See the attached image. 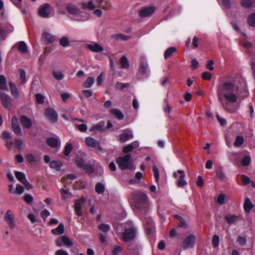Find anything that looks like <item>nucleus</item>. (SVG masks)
<instances>
[{
	"label": "nucleus",
	"instance_id": "obj_27",
	"mask_svg": "<svg viewBox=\"0 0 255 255\" xmlns=\"http://www.w3.org/2000/svg\"><path fill=\"white\" fill-rule=\"evenodd\" d=\"M20 122L22 126L26 128H30L31 127V120L25 116H23L21 117Z\"/></svg>",
	"mask_w": 255,
	"mask_h": 255
},
{
	"label": "nucleus",
	"instance_id": "obj_16",
	"mask_svg": "<svg viewBox=\"0 0 255 255\" xmlns=\"http://www.w3.org/2000/svg\"><path fill=\"white\" fill-rule=\"evenodd\" d=\"M86 201V199L84 197H82L80 200H76L75 202L74 208L76 214L81 216L82 215L81 212V205L84 204Z\"/></svg>",
	"mask_w": 255,
	"mask_h": 255
},
{
	"label": "nucleus",
	"instance_id": "obj_34",
	"mask_svg": "<svg viewBox=\"0 0 255 255\" xmlns=\"http://www.w3.org/2000/svg\"><path fill=\"white\" fill-rule=\"evenodd\" d=\"M9 86L13 96L15 98H18L19 97V93L16 86L12 83H9Z\"/></svg>",
	"mask_w": 255,
	"mask_h": 255
},
{
	"label": "nucleus",
	"instance_id": "obj_35",
	"mask_svg": "<svg viewBox=\"0 0 255 255\" xmlns=\"http://www.w3.org/2000/svg\"><path fill=\"white\" fill-rule=\"evenodd\" d=\"M82 7L83 9L94 10L95 8V5L94 4L93 0H90L87 2H84L82 4Z\"/></svg>",
	"mask_w": 255,
	"mask_h": 255
},
{
	"label": "nucleus",
	"instance_id": "obj_6",
	"mask_svg": "<svg viewBox=\"0 0 255 255\" xmlns=\"http://www.w3.org/2000/svg\"><path fill=\"white\" fill-rule=\"evenodd\" d=\"M136 233V227L133 224H131L128 228L126 227L124 232L122 234V237L120 239L124 242H128L135 239Z\"/></svg>",
	"mask_w": 255,
	"mask_h": 255
},
{
	"label": "nucleus",
	"instance_id": "obj_12",
	"mask_svg": "<svg viewBox=\"0 0 255 255\" xmlns=\"http://www.w3.org/2000/svg\"><path fill=\"white\" fill-rule=\"evenodd\" d=\"M85 143L86 145L93 148L96 150H102V148L98 141L92 137H87L85 138Z\"/></svg>",
	"mask_w": 255,
	"mask_h": 255
},
{
	"label": "nucleus",
	"instance_id": "obj_4",
	"mask_svg": "<svg viewBox=\"0 0 255 255\" xmlns=\"http://www.w3.org/2000/svg\"><path fill=\"white\" fill-rule=\"evenodd\" d=\"M231 156L236 160L237 162H240L243 166H248L251 163L250 153L246 150L238 152H233Z\"/></svg>",
	"mask_w": 255,
	"mask_h": 255
},
{
	"label": "nucleus",
	"instance_id": "obj_20",
	"mask_svg": "<svg viewBox=\"0 0 255 255\" xmlns=\"http://www.w3.org/2000/svg\"><path fill=\"white\" fill-rule=\"evenodd\" d=\"M13 47L17 48L18 51L22 53H26L28 50L26 44L23 41L16 42Z\"/></svg>",
	"mask_w": 255,
	"mask_h": 255
},
{
	"label": "nucleus",
	"instance_id": "obj_41",
	"mask_svg": "<svg viewBox=\"0 0 255 255\" xmlns=\"http://www.w3.org/2000/svg\"><path fill=\"white\" fill-rule=\"evenodd\" d=\"M61 239L62 242L64 245L67 247L72 246L73 245L72 241L66 236H61Z\"/></svg>",
	"mask_w": 255,
	"mask_h": 255
},
{
	"label": "nucleus",
	"instance_id": "obj_54",
	"mask_svg": "<svg viewBox=\"0 0 255 255\" xmlns=\"http://www.w3.org/2000/svg\"><path fill=\"white\" fill-rule=\"evenodd\" d=\"M165 102V106L163 108L164 111L167 114H169L170 112L172 110V107H171L168 102L166 100L164 101Z\"/></svg>",
	"mask_w": 255,
	"mask_h": 255
},
{
	"label": "nucleus",
	"instance_id": "obj_44",
	"mask_svg": "<svg viewBox=\"0 0 255 255\" xmlns=\"http://www.w3.org/2000/svg\"><path fill=\"white\" fill-rule=\"evenodd\" d=\"M18 72H19L20 80H21V84L25 83L26 82L25 72L22 69H20L19 70Z\"/></svg>",
	"mask_w": 255,
	"mask_h": 255
},
{
	"label": "nucleus",
	"instance_id": "obj_32",
	"mask_svg": "<svg viewBox=\"0 0 255 255\" xmlns=\"http://www.w3.org/2000/svg\"><path fill=\"white\" fill-rule=\"evenodd\" d=\"M62 165V162L59 161H52L50 163L49 166L51 168L59 171L60 170Z\"/></svg>",
	"mask_w": 255,
	"mask_h": 255
},
{
	"label": "nucleus",
	"instance_id": "obj_38",
	"mask_svg": "<svg viewBox=\"0 0 255 255\" xmlns=\"http://www.w3.org/2000/svg\"><path fill=\"white\" fill-rule=\"evenodd\" d=\"M60 44L62 47H67L70 46V41L67 36H63L60 40Z\"/></svg>",
	"mask_w": 255,
	"mask_h": 255
},
{
	"label": "nucleus",
	"instance_id": "obj_10",
	"mask_svg": "<svg viewBox=\"0 0 255 255\" xmlns=\"http://www.w3.org/2000/svg\"><path fill=\"white\" fill-rule=\"evenodd\" d=\"M146 233L148 235L152 234L155 229V224L153 220L150 217H145L143 220Z\"/></svg>",
	"mask_w": 255,
	"mask_h": 255
},
{
	"label": "nucleus",
	"instance_id": "obj_30",
	"mask_svg": "<svg viewBox=\"0 0 255 255\" xmlns=\"http://www.w3.org/2000/svg\"><path fill=\"white\" fill-rule=\"evenodd\" d=\"M111 113L119 120H122L124 118V115L119 109H113L111 110Z\"/></svg>",
	"mask_w": 255,
	"mask_h": 255
},
{
	"label": "nucleus",
	"instance_id": "obj_18",
	"mask_svg": "<svg viewBox=\"0 0 255 255\" xmlns=\"http://www.w3.org/2000/svg\"><path fill=\"white\" fill-rule=\"evenodd\" d=\"M0 97L3 106L6 108H9L11 106V99L9 96L0 91Z\"/></svg>",
	"mask_w": 255,
	"mask_h": 255
},
{
	"label": "nucleus",
	"instance_id": "obj_59",
	"mask_svg": "<svg viewBox=\"0 0 255 255\" xmlns=\"http://www.w3.org/2000/svg\"><path fill=\"white\" fill-rule=\"evenodd\" d=\"M73 195L71 192H62V198L65 200H68L72 198Z\"/></svg>",
	"mask_w": 255,
	"mask_h": 255
},
{
	"label": "nucleus",
	"instance_id": "obj_13",
	"mask_svg": "<svg viewBox=\"0 0 255 255\" xmlns=\"http://www.w3.org/2000/svg\"><path fill=\"white\" fill-rule=\"evenodd\" d=\"M14 218V214L10 210H8L6 211L4 217L5 221L8 224L9 228L11 230H13L15 227Z\"/></svg>",
	"mask_w": 255,
	"mask_h": 255
},
{
	"label": "nucleus",
	"instance_id": "obj_45",
	"mask_svg": "<svg viewBox=\"0 0 255 255\" xmlns=\"http://www.w3.org/2000/svg\"><path fill=\"white\" fill-rule=\"evenodd\" d=\"M7 89V85L6 84V80L2 75H0V89L1 90H5Z\"/></svg>",
	"mask_w": 255,
	"mask_h": 255
},
{
	"label": "nucleus",
	"instance_id": "obj_61",
	"mask_svg": "<svg viewBox=\"0 0 255 255\" xmlns=\"http://www.w3.org/2000/svg\"><path fill=\"white\" fill-rule=\"evenodd\" d=\"M72 149V145L70 143L67 144L64 148V153L66 155H68Z\"/></svg>",
	"mask_w": 255,
	"mask_h": 255
},
{
	"label": "nucleus",
	"instance_id": "obj_62",
	"mask_svg": "<svg viewBox=\"0 0 255 255\" xmlns=\"http://www.w3.org/2000/svg\"><path fill=\"white\" fill-rule=\"evenodd\" d=\"M82 93L85 98L90 97L93 95V91L91 90H84L82 91Z\"/></svg>",
	"mask_w": 255,
	"mask_h": 255
},
{
	"label": "nucleus",
	"instance_id": "obj_28",
	"mask_svg": "<svg viewBox=\"0 0 255 255\" xmlns=\"http://www.w3.org/2000/svg\"><path fill=\"white\" fill-rule=\"evenodd\" d=\"M111 37L117 40L126 41L128 40L130 36L121 33H115L111 35Z\"/></svg>",
	"mask_w": 255,
	"mask_h": 255
},
{
	"label": "nucleus",
	"instance_id": "obj_50",
	"mask_svg": "<svg viewBox=\"0 0 255 255\" xmlns=\"http://www.w3.org/2000/svg\"><path fill=\"white\" fill-rule=\"evenodd\" d=\"M248 23L250 26H255V13H253L249 16L248 19Z\"/></svg>",
	"mask_w": 255,
	"mask_h": 255
},
{
	"label": "nucleus",
	"instance_id": "obj_47",
	"mask_svg": "<svg viewBox=\"0 0 255 255\" xmlns=\"http://www.w3.org/2000/svg\"><path fill=\"white\" fill-rule=\"evenodd\" d=\"M53 75L57 80H61L63 78V74L60 71H53Z\"/></svg>",
	"mask_w": 255,
	"mask_h": 255
},
{
	"label": "nucleus",
	"instance_id": "obj_29",
	"mask_svg": "<svg viewBox=\"0 0 255 255\" xmlns=\"http://www.w3.org/2000/svg\"><path fill=\"white\" fill-rule=\"evenodd\" d=\"M254 207L251 200L247 197L244 205V208L245 212L248 213L250 212L251 210Z\"/></svg>",
	"mask_w": 255,
	"mask_h": 255
},
{
	"label": "nucleus",
	"instance_id": "obj_9",
	"mask_svg": "<svg viewBox=\"0 0 255 255\" xmlns=\"http://www.w3.org/2000/svg\"><path fill=\"white\" fill-rule=\"evenodd\" d=\"M14 174L17 179L25 186L26 190H29L32 189V185L27 180L24 173L22 172L15 171Z\"/></svg>",
	"mask_w": 255,
	"mask_h": 255
},
{
	"label": "nucleus",
	"instance_id": "obj_36",
	"mask_svg": "<svg viewBox=\"0 0 255 255\" xmlns=\"http://www.w3.org/2000/svg\"><path fill=\"white\" fill-rule=\"evenodd\" d=\"M120 62L123 68H128L129 66L128 61L125 56H123L121 58Z\"/></svg>",
	"mask_w": 255,
	"mask_h": 255
},
{
	"label": "nucleus",
	"instance_id": "obj_40",
	"mask_svg": "<svg viewBox=\"0 0 255 255\" xmlns=\"http://www.w3.org/2000/svg\"><path fill=\"white\" fill-rule=\"evenodd\" d=\"M244 141V138L242 136L238 135L236 138L234 145L236 147H240L243 144Z\"/></svg>",
	"mask_w": 255,
	"mask_h": 255
},
{
	"label": "nucleus",
	"instance_id": "obj_1",
	"mask_svg": "<svg viewBox=\"0 0 255 255\" xmlns=\"http://www.w3.org/2000/svg\"><path fill=\"white\" fill-rule=\"evenodd\" d=\"M239 89V83L234 78L221 83L218 87L217 95L223 108L229 113H233L235 109L231 104L238 101Z\"/></svg>",
	"mask_w": 255,
	"mask_h": 255
},
{
	"label": "nucleus",
	"instance_id": "obj_58",
	"mask_svg": "<svg viewBox=\"0 0 255 255\" xmlns=\"http://www.w3.org/2000/svg\"><path fill=\"white\" fill-rule=\"evenodd\" d=\"M14 133L18 136H22V131L19 126H16L14 127H12Z\"/></svg>",
	"mask_w": 255,
	"mask_h": 255
},
{
	"label": "nucleus",
	"instance_id": "obj_64",
	"mask_svg": "<svg viewBox=\"0 0 255 255\" xmlns=\"http://www.w3.org/2000/svg\"><path fill=\"white\" fill-rule=\"evenodd\" d=\"M237 242L241 246H244L246 244L247 240L246 238L241 236H239L237 238Z\"/></svg>",
	"mask_w": 255,
	"mask_h": 255
},
{
	"label": "nucleus",
	"instance_id": "obj_48",
	"mask_svg": "<svg viewBox=\"0 0 255 255\" xmlns=\"http://www.w3.org/2000/svg\"><path fill=\"white\" fill-rule=\"evenodd\" d=\"M98 228L100 230L103 231V232H108L110 230V226L106 224H101L98 226Z\"/></svg>",
	"mask_w": 255,
	"mask_h": 255
},
{
	"label": "nucleus",
	"instance_id": "obj_63",
	"mask_svg": "<svg viewBox=\"0 0 255 255\" xmlns=\"http://www.w3.org/2000/svg\"><path fill=\"white\" fill-rule=\"evenodd\" d=\"M40 215L45 221V219L50 216V212L46 209H44L41 211Z\"/></svg>",
	"mask_w": 255,
	"mask_h": 255
},
{
	"label": "nucleus",
	"instance_id": "obj_33",
	"mask_svg": "<svg viewBox=\"0 0 255 255\" xmlns=\"http://www.w3.org/2000/svg\"><path fill=\"white\" fill-rule=\"evenodd\" d=\"M226 221L229 224H232L238 219V217L235 215H227L225 217Z\"/></svg>",
	"mask_w": 255,
	"mask_h": 255
},
{
	"label": "nucleus",
	"instance_id": "obj_22",
	"mask_svg": "<svg viewBox=\"0 0 255 255\" xmlns=\"http://www.w3.org/2000/svg\"><path fill=\"white\" fill-rule=\"evenodd\" d=\"M47 143L52 147H56L60 145V140L58 137H49L47 139Z\"/></svg>",
	"mask_w": 255,
	"mask_h": 255
},
{
	"label": "nucleus",
	"instance_id": "obj_2",
	"mask_svg": "<svg viewBox=\"0 0 255 255\" xmlns=\"http://www.w3.org/2000/svg\"><path fill=\"white\" fill-rule=\"evenodd\" d=\"M130 203L134 209L140 212H146L148 209V202L146 195L143 192H134Z\"/></svg>",
	"mask_w": 255,
	"mask_h": 255
},
{
	"label": "nucleus",
	"instance_id": "obj_46",
	"mask_svg": "<svg viewBox=\"0 0 255 255\" xmlns=\"http://www.w3.org/2000/svg\"><path fill=\"white\" fill-rule=\"evenodd\" d=\"M219 236L217 235H214L212 237V244L214 248L218 247L219 245Z\"/></svg>",
	"mask_w": 255,
	"mask_h": 255
},
{
	"label": "nucleus",
	"instance_id": "obj_8",
	"mask_svg": "<svg viewBox=\"0 0 255 255\" xmlns=\"http://www.w3.org/2000/svg\"><path fill=\"white\" fill-rule=\"evenodd\" d=\"M174 178L177 179L176 185L179 187H184L187 184V182L184 179L185 175L183 170H178L173 174Z\"/></svg>",
	"mask_w": 255,
	"mask_h": 255
},
{
	"label": "nucleus",
	"instance_id": "obj_25",
	"mask_svg": "<svg viewBox=\"0 0 255 255\" xmlns=\"http://www.w3.org/2000/svg\"><path fill=\"white\" fill-rule=\"evenodd\" d=\"M43 36L47 44L52 43L55 40V36L47 31H43Z\"/></svg>",
	"mask_w": 255,
	"mask_h": 255
},
{
	"label": "nucleus",
	"instance_id": "obj_3",
	"mask_svg": "<svg viewBox=\"0 0 255 255\" xmlns=\"http://www.w3.org/2000/svg\"><path fill=\"white\" fill-rule=\"evenodd\" d=\"M66 10L71 15V18L75 21L84 22L89 19V15L82 11L77 6L69 4L66 6Z\"/></svg>",
	"mask_w": 255,
	"mask_h": 255
},
{
	"label": "nucleus",
	"instance_id": "obj_21",
	"mask_svg": "<svg viewBox=\"0 0 255 255\" xmlns=\"http://www.w3.org/2000/svg\"><path fill=\"white\" fill-rule=\"evenodd\" d=\"M133 137V135L131 131L126 130L120 135V140L121 142H125Z\"/></svg>",
	"mask_w": 255,
	"mask_h": 255
},
{
	"label": "nucleus",
	"instance_id": "obj_26",
	"mask_svg": "<svg viewBox=\"0 0 255 255\" xmlns=\"http://www.w3.org/2000/svg\"><path fill=\"white\" fill-rule=\"evenodd\" d=\"M64 233V226L60 223L58 227L51 230V233L55 236L62 235Z\"/></svg>",
	"mask_w": 255,
	"mask_h": 255
},
{
	"label": "nucleus",
	"instance_id": "obj_52",
	"mask_svg": "<svg viewBox=\"0 0 255 255\" xmlns=\"http://www.w3.org/2000/svg\"><path fill=\"white\" fill-rule=\"evenodd\" d=\"M152 170L153 172V175L155 178L156 182H158L159 179V173L157 167L155 165L152 166Z\"/></svg>",
	"mask_w": 255,
	"mask_h": 255
},
{
	"label": "nucleus",
	"instance_id": "obj_37",
	"mask_svg": "<svg viewBox=\"0 0 255 255\" xmlns=\"http://www.w3.org/2000/svg\"><path fill=\"white\" fill-rule=\"evenodd\" d=\"M95 82V79L92 77H88L83 83L85 88H90Z\"/></svg>",
	"mask_w": 255,
	"mask_h": 255
},
{
	"label": "nucleus",
	"instance_id": "obj_43",
	"mask_svg": "<svg viewBox=\"0 0 255 255\" xmlns=\"http://www.w3.org/2000/svg\"><path fill=\"white\" fill-rule=\"evenodd\" d=\"M25 159L28 163H33L36 161V158L34 155L32 153H27L25 155Z\"/></svg>",
	"mask_w": 255,
	"mask_h": 255
},
{
	"label": "nucleus",
	"instance_id": "obj_19",
	"mask_svg": "<svg viewBox=\"0 0 255 255\" xmlns=\"http://www.w3.org/2000/svg\"><path fill=\"white\" fill-rule=\"evenodd\" d=\"M139 71L142 75L146 77L149 75L150 72L148 69V64L146 61L141 62L139 67Z\"/></svg>",
	"mask_w": 255,
	"mask_h": 255
},
{
	"label": "nucleus",
	"instance_id": "obj_56",
	"mask_svg": "<svg viewBox=\"0 0 255 255\" xmlns=\"http://www.w3.org/2000/svg\"><path fill=\"white\" fill-rule=\"evenodd\" d=\"M76 126V128L81 132H85L87 130V126L85 124H77Z\"/></svg>",
	"mask_w": 255,
	"mask_h": 255
},
{
	"label": "nucleus",
	"instance_id": "obj_42",
	"mask_svg": "<svg viewBox=\"0 0 255 255\" xmlns=\"http://www.w3.org/2000/svg\"><path fill=\"white\" fill-rule=\"evenodd\" d=\"M216 178L217 179L223 180L225 179L226 176L224 172L221 169L216 171Z\"/></svg>",
	"mask_w": 255,
	"mask_h": 255
},
{
	"label": "nucleus",
	"instance_id": "obj_57",
	"mask_svg": "<svg viewBox=\"0 0 255 255\" xmlns=\"http://www.w3.org/2000/svg\"><path fill=\"white\" fill-rule=\"evenodd\" d=\"M24 201L29 205L32 204L33 202V198L30 194H26L24 197Z\"/></svg>",
	"mask_w": 255,
	"mask_h": 255
},
{
	"label": "nucleus",
	"instance_id": "obj_53",
	"mask_svg": "<svg viewBox=\"0 0 255 255\" xmlns=\"http://www.w3.org/2000/svg\"><path fill=\"white\" fill-rule=\"evenodd\" d=\"M129 86V83H122L120 82H118L116 85V88L118 90H122L123 89L128 87Z\"/></svg>",
	"mask_w": 255,
	"mask_h": 255
},
{
	"label": "nucleus",
	"instance_id": "obj_23",
	"mask_svg": "<svg viewBox=\"0 0 255 255\" xmlns=\"http://www.w3.org/2000/svg\"><path fill=\"white\" fill-rule=\"evenodd\" d=\"M105 130L104 123L100 122L98 124L93 126L90 128V131L95 133L98 131H103Z\"/></svg>",
	"mask_w": 255,
	"mask_h": 255
},
{
	"label": "nucleus",
	"instance_id": "obj_5",
	"mask_svg": "<svg viewBox=\"0 0 255 255\" xmlns=\"http://www.w3.org/2000/svg\"><path fill=\"white\" fill-rule=\"evenodd\" d=\"M116 161L118 164L119 168L122 170L135 169V167L133 166L131 161V155L130 154H127L125 156L117 158Z\"/></svg>",
	"mask_w": 255,
	"mask_h": 255
},
{
	"label": "nucleus",
	"instance_id": "obj_7",
	"mask_svg": "<svg viewBox=\"0 0 255 255\" xmlns=\"http://www.w3.org/2000/svg\"><path fill=\"white\" fill-rule=\"evenodd\" d=\"M38 14L42 17L48 18L54 14L53 7L48 3H45L39 8Z\"/></svg>",
	"mask_w": 255,
	"mask_h": 255
},
{
	"label": "nucleus",
	"instance_id": "obj_39",
	"mask_svg": "<svg viewBox=\"0 0 255 255\" xmlns=\"http://www.w3.org/2000/svg\"><path fill=\"white\" fill-rule=\"evenodd\" d=\"M176 50V48L175 47H171L167 49L164 53V58L165 59H167L172 54L175 52Z\"/></svg>",
	"mask_w": 255,
	"mask_h": 255
},
{
	"label": "nucleus",
	"instance_id": "obj_11",
	"mask_svg": "<svg viewBox=\"0 0 255 255\" xmlns=\"http://www.w3.org/2000/svg\"><path fill=\"white\" fill-rule=\"evenodd\" d=\"M196 238L195 236L191 235L187 237L183 241L182 246L184 250L194 247Z\"/></svg>",
	"mask_w": 255,
	"mask_h": 255
},
{
	"label": "nucleus",
	"instance_id": "obj_15",
	"mask_svg": "<svg viewBox=\"0 0 255 255\" xmlns=\"http://www.w3.org/2000/svg\"><path fill=\"white\" fill-rule=\"evenodd\" d=\"M87 48L92 52L98 53L103 52L104 48L99 44L96 42H92L86 45Z\"/></svg>",
	"mask_w": 255,
	"mask_h": 255
},
{
	"label": "nucleus",
	"instance_id": "obj_24",
	"mask_svg": "<svg viewBox=\"0 0 255 255\" xmlns=\"http://www.w3.org/2000/svg\"><path fill=\"white\" fill-rule=\"evenodd\" d=\"M139 145L138 141H133L130 144H128L123 148V152L128 153L132 150L134 148L138 147Z\"/></svg>",
	"mask_w": 255,
	"mask_h": 255
},
{
	"label": "nucleus",
	"instance_id": "obj_31",
	"mask_svg": "<svg viewBox=\"0 0 255 255\" xmlns=\"http://www.w3.org/2000/svg\"><path fill=\"white\" fill-rule=\"evenodd\" d=\"M242 5L245 8H249L255 6V0H242Z\"/></svg>",
	"mask_w": 255,
	"mask_h": 255
},
{
	"label": "nucleus",
	"instance_id": "obj_14",
	"mask_svg": "<svg viewBox=\"0 0 255 255\" xmlns=\"http://www.w3.org/2000/svg\"><path fill=\"white\" fill-rule=\"evenodd\" d=\"M45 115L48 120L52 123H55L57 121V114L55 111L52 109H47L45 111Z\"/></svg>",
	"mask_w": 255,
	"mask_h": 255
},
{
	"label": "nucleus",
	"instance_id": "obj_51",
	"mask_svg": "<svg viewBox=\"0 0 255 255\" xmlns=\"http://www.w3.org/2000/svg\"><path fill=\"white\" fill-rule=\"evenodd\" d=\"M75 162L77 166L81 169H82L86 164L84 160L81 158H77Z\"/></svg>",
	"mask_w": 255,
	"mask_h": 255
},
{
	"label": "nucleus",
	"instance_id": "obj_60",
	"mask_svg": "<svg viewBox=\"0 0 255 255\" xmlns=\"http://www.w3.org/2000/svg\"><path fill=\"white\" fill-rule=\"evenodd\" d=\"M35 98H36V102L38 104H42L44 100V96H43L42 95H41L40 94H36Z\"/></svg>",
	"mask_w": 255,
	"mask_h": 255
},
{
	"label": "nucleus",
	"instance_id": "obj_49",
	"mask_svg": "<svg viewBox=\"0 0 255 255\" xmlns=\"http://www.w3.org/2000/svg\"><path fill=\"white\" fill-rule=\"evenodd\" d=\"M86 172L88 173V174H91L94 171V169L92 166L89 164L86 163V165L83 167L82 168Z\"/></svg>",
	"mask_w": 255,
	"mask_h": 255
},
{
	"label": "nucleus",
	"instance_id": "obj_55",
	"mask_svg": "<svg viewBox=\"0 0 255 255\" xmlns=\"http://www.w3.org/2000/svg\"><path fill=\"white\" fill-rule=\"evenodd\" d=\"M123 249L122 248L119 246L116 245L114 247L113 251H112V255H118V254L122 252Z\"/></svg>",
	"mask_w": 255,
	"mask_h": 255
},
{
	"label": "nucleus",
	"instance_id": "obj_17",
	"mask_svg": "<svg viewBox=\"0 0 255 255\" xmlns=\"http://www.w3.org/2000/svg\"><path fill=\"white\" fill-rule=\"evenodd\" d=\"M155 11V8L153 6L144 7L139 11L140 16L142 17H147L151 15Z\"/></svg>",
	"mask_w": 255,
	"mask_h": 255
}]
</instances>
